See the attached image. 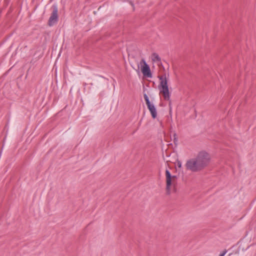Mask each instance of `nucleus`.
Wrapping results in <instances>:
<instances>
[{"label":"nucleus","instance_id":"obj_1","mask_svg":"<svg viewBox=\"0 0 256 256\" xmlns=\"http://www.w3.org/2000/svg\"><path fill=\"white\" fill-rule=\"evenodd\" d=\"M202 170L207 166L210 160L209 154L206 151H201L194 158Z\"/></svg>","mask_w":256,"mask_h":256},{"label":"nucleus","instance_id":"obj_2","mask_svg":"<svg viewBox=\"0 0 256 256\" xmlns=\"http://www.w3.org/2000/svg\"><path fill=\"white\" fill-rule=\"evenodd\" d=\"M185 166L187 170L192 172H198L202 170L194 158L188 160L185 164Z\"/></svg>","mask_w":256,"mask_h":256},{"label":"nucleus","instance_id":"obj_3","mask_svg":"<svg viewBox=\"0 0 256 256\" xmlns=\"http://www.w3.org/2000/svg\"><path fill=\"white\" fill-rule=\"evenodd\" d=\"M52 8V12L48 22V24L50 26H52L56 24L58 20V8L57 4H53Z\"/></svg>","mask_w":256,"mask_h":256},{"label":"nucleus","instance_id":"obj_4","mask_svg":"<svg viewBox=\"0 0 256 256\" xmlns=\"http://www.w3.org/2000/svg\"><path fill=\"white\" fill-rule=\"evenodd\" d=\"M142 65L141 70L144 76L148 78H152V74L150 71V68L148 64L146 63V60L142 58L140 64Z\"/></svg>","mask_w":256,"mask_h":256},{"label":"nucleus","instance_id":"obj_5","mask_svg":"<svg viewBox=\"0 0 256 256\" xmlns=\"http://www.w3.org/2000/svg\"><path fill=\"white\" fill-rule=\"evenodd\" d=\"M166 192L168 194H170V186L172 185V182H174V180L176 178V176H172L170 172L168 170H166Z\"/></svg>","mask_w":256,"mask_h":256},{"label":"nucleus","instance_id":"obj_6","mask_svg":"<svg viewBox=\"0 0 256 256\" xmlns=\"http://www.w3.org/2000/svg\"><path fill=\"white\" fill-rule=\"evenodd\" d=\"M144 100L148 106V108L150 110L152 116L153 118H155L157 116V112L156 110V108L152 102H152L150 101L149 99V97H144Z\"/></svg>","mask_w":256,"mask_h":256},{"label":"nucleus","instance_id":"obj_7","mask_svg":"<svg viewBox=\"0 0 256 256\" xmlns=\"http://www.w3.org/2000/svg\"><path fill=\"white\" fill-rule=\"evenodd\" d=\"M160 86H162V90L160 92L164 94V96H170L168 88V82L166 78H163L162 77L160 78Z\"/></svg>","mask_w":256,"mask_h":256},{"label":"nucleus","instance_id":"obj_8","mask_svg":"<svg viewBox=\"0 0 256 256\" xmlns=\"http://www.w3.org/2000/svg\"><path fill=\"white\" fill-rule=\"evenodd\" d=\"M152 60L154 62H160L161 58L160 56L156 53H153L152 54Z\"/></svg>","mask_w":256,"mask_h":256},{"label":"nucleus","instance_id":"obj_9","mask_svg":"<svg viewBox=\"0 0 256 256\" xmlns=\"http://www.w3.org/2000/svg\"><path fill=\"white\" fill-rule=\"evenodd\" d=\"M177 165L179 168H182V162L180 160H178L177 161Z\"/></svg>","mask_w":256,"mask_h":256},{"label":"nucleus","instance_id":"obj_10","mask_svg":"<svg viewBox=\"0 0 256 256\" xmlns=\"http://www.w3.org/2000/svg\"><path fill=\"white\" fill-rule=\"evenodd\" d=\"M226 252H227V250H225L224 251H223L222 252H221L219 256H224L226 254Z\"/></svg>","mask_w":256,"mask_h":256},{"label":"nucleus","instance_id":"obj_11","mask_svg":"<svg viewBox=\"0 0 256 256\" xmlns=\"http://www.w3.org/2000/svg\"><path fill=\"white\" fill-rule=\"evenodd\" d=\"M164 98H165V100H170V97H169V96H168V97H164Z\"/></svg>","mask_w":256,"mask_h":256},{"label":"nucleus","instance_id":"obj_12","mask_svg":"<svg viewBox=\"0 0 256 256\" xmlns=\"http://www.w3.org/2000/svg\"><path fill=\"white\" fill-rule=\"evenodd\" d=\"M176 140L177 141V140H176V138H174V143H176Z\"/></svg>","mask_w":256,"mask_h":256},{"label":"nucleus","instance_id":"obj_13","mask_svg":"<svg viewBox=\"0 0 256 256\" xmlns=\"http://www.w3.org/2000/svg\"><path fill=\"white\" fill-rule=\"evenodd\" d=\"M144 96H147V95H146V94H144Z\"/></svg>","mask_w":256,"mask_h":256},{"label":"nucleus","instance_id":"obj_14","mask_svg":"<svg viewBox=\"0 0 256 256\" xmlns=\"http://www.w3.org/2000/svg\"><path fill=\"white\" fill-rule=\"evenodd\" d=\"M139 67H140V66L139 64L138 65V70L139 69Z\"/></svg>","mask_w":256,"mask_h":256}]
</instances>
